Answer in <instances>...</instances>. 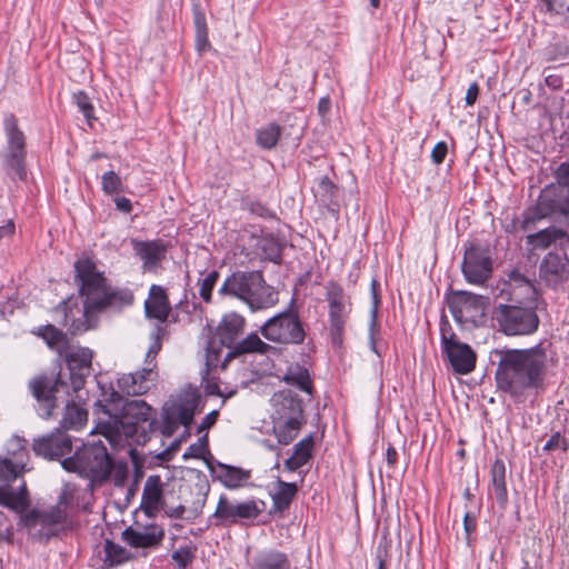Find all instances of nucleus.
Wrapping results in <instances>:
<instances>
[{"instance_id": "1", "label": "nucleus", "mask_w": 569, "mask_h": 569, "mask_svg": "<svg viewBox=\"0 0 569 569\" xmlns=\"http://www.w3.org/2000/svg\"><path fill=\"white\" fill-rule=\"evenodd\" d=\"M500 355L496 372L499 389L518 397L542 388L548 361L543 348L505 350Z\"/></svg>"}, {"instance_id": "2", "label": "nucleus", "mask_w": 569, "mask_h": 569, "mask_svg": "<svg viewBox=\"0 0 569 569\" xmlns=\"http://www.w3.org/2000/svg\"><path fill=\"white\" fill-rule=\"evenodd\" d=\"M77 279L80 282V293L86 297L81 318L73 319L70 330L79 335L92 327V317L107 308L119 309L132 302V296L128 292L113 291L106 284L102 273L97 270L89 258L79 259L74 263Z\"/></svg>"}, {"instance_id": "3", "label": "nucleus", "mask_w": 569, "mask_h": 569, "mask_svg": "<svg viewBox=\"0 0 569 569\" xmlns=\"http://www.w3.org/2000/svg\"><path fill=\"white\" fill-rule=\"evenodd\" d=\"M104 401L106 405L98 401L97 406L102 408L108 419L100 421L92 433L102 435L114 448L122 447L137 432L140 422L152 426L154 421L152 408L143 400L123 401L120 393L113 390Z\"/></svg>"}, {"instance_id": "4", "label": "nucleus", "mask_w": 569, "mask_h": 569, "mask_svg": "<svg viewBox=\"0 0 569 569\" xmlns=\"http://www.w3.org/2000/svg\"><path fill=\"white\" fill-rule=\"evenodd\" d=\"M218 292L239 299L252 312L272 308L279 302L278 291L266 283L260 271H236L224 279Z\"/></svg>"}, {"instance_id": "5", "label": "nucleus", "mask_w": 569, "mask_h": 569, "mask_svg": "<svg viewBox=\"0 0 569 569\" xmlns=\"http://www.w3.org/2000/svg\"><path fill=\"white\" fill-rule=\"evenodd\" d=\"M61 466L69 472L93 480H106L111 471V459L101 441L86 443L72 457L62 460Z\"/></svg>"}, {"instance_id": "6", "label": "nucleus", "mask_w": 569, "mask_h": 569, "mask_svg": "<svg viewBox=\"0 0 569 569\" xmlns=\"http://www.w3.org/2000/svg\"><path fill=\"white\" fill-rule=\"evenodd\" d=\"M556 180L541 190L533 218L541 219L552 213L569 217V163L558 167Z\"/></svg>"}, {"instance_id": "7", "label": "nucleus", "mask_w": 569, "mask_h": 569, "mask_svg": "<svg viewBox=\"0 0 569 569\" xmlns=\"http://www.w3.org/2000/svg\"><path fill=\"white\" fill-rule=\"evenodd\" d=\"M260 332L267 340L281 345L301 343L306 336L299 317L290 310L267 320Z\"/></svg>"}, {"instance_id": "8", "label": "nucleus", "mask_w": 569, "mask_h": 569, "mask_svg": "<svg viewBox=\"0 0 569 569\" xmlns=\"http://www.w3.org/2000/svg\"><path fill=\"white\" fill-rule=\"evenodd\" d=\"M496 319L507 336L530 335L537 330L539 319L531 308L500 305Z\"/></svg>"}, {"instance_id": "9", "label": "nucleus", "mask_w": 569, "mask_h": 569, "mask_svg": "<svg viewBox=\"0 0 569 569\" xmlns=\"http://www.w3.org/2000/svg\"><path fill=\"white\" fill-rule=\"evenodd\" d=\"M8 146L2 154L4 169L12 179L26 180L27 170L24 166L26 149L24 136L18 129L16 119L10 117L6 120Z\"/></svg>"}, {"instance_id": "10", "label": "nucleus", "mask_w": 569, "mask_h": 569, "mask_svg": "<svg viewBox=\"0 0 569 569\" xmlns=\"http://www.w3.org/2000/svg\"><path fill=\"white\" fill-rule=\"evenodd\" d=\"M200 400V395L194 388L183 389L176 399L166 403L163 418L166 430L171 433L178 425L188 427L191 425Z\"/></svg>"}, {"instance_id": "11", "label": "nucleus", "mask_w": 569, "mask_h": 569, "mask_svg": "<svg viewBox=\"0 0 569 569\" xmlns=\"http://www.w3.org/2000/svg\"><path fill=\"white\" fill-rule=\"evenodd\" d=\"M441 343L452 369L459 375H468L476 367L477 356L471 347L460 342L447 322L441 326Z\"/></svg>"}, {"instance_id": "12", "label": "nucleus", "mask_w": 569, "mask_h": 569, "mask_svg": "<svg viewBox=\"0 0 569 569\" xmlns=\"http://www.w3.org/2000/svg\"><path fill=\"white\" fill-rule=\"evenodd\" d=\"M492 271L491 256L488 249L470 246L465 251L462 272L468 282L482 284Z\"/></svg>"}, {"instance_id": "13", "label": "nucleus", "mask_w": 569, "mask_h": 569, "mask_svg": "<svg viewBox=\"0 0 569 569\" xmlns=\"http://www.w3.org/2000/svg\"><path fill=\"white\" fill-rule=\"evenodd\" d=\"M261 512L254 500L232 502L227 497L219 498L213 517L223 525L256 519Z\"/></svg>"}, {"instance_id": "14", "label": "nucleus", "mask_w": 569, "mask_h": 569, "mask_svg": "<svg viewBox=\"0 0 569 569\" xmlns=\"http://www.w3.org/2000/svg\"><path fill=\"white\" fill-rule=\"evenodd\" d=\"M487 306V298L468 291L455 292L449 301V310L456 321L462 323L476 316H482Z\"/></svg>"}, {"instance_id": "15", "label": "nucleus", "mask_w": 569, "mask_h": 569, "mask_svg": "<svg viewBox=\"0 0 569 569\" xmlns=\"http://www.w3.org/2000/svg\"><path fill=\"white\" fill-rule=\"evenodd\" d=\"M32 449L37 456L48 460H57L72 451V440L69 435L59 429L34 439Z\"/></svg>"}, {"instance_id": "16", "label": "nucleus", "mask_w": 569, "mask_h": 569, "mask_svg": "<svg viewBox=\"0 0 569 569\" xmlns=\"http://www.w3.org/2000/svg\"><path fill=\"white\" fill-rule=\"evenodd\" d=\"M156 365L146 367L141 370L130 373H123L118 378L117 385L122 393L128 396H139L146 393L157 380Z\"/></svg>"}, {"instance_id": "17", "label": "nucleus", "mask_w": 569, "mask_h": 569, "mask_svg": "<svg viewBox=\"0 0 569 569\" xmlns=\"http://www.w3.org/2000/svg\"><path fill=\"white\" fill-rule=\"evenodd\" d=\"M66 360L70 371L72 389L79 391L91 372L92 351L88 348H76L67 355Z\"/></svg>"}, {"instance_id": "18", "label": "nucleus", "mask_w": 569, "mask_h": 569, "mask_svg": "<svg viewBox=\"0 0 569 569\" xmlns=\"http://www.w3.org/2000/svg\"><path fill=\"white\" fill-rule=\"evenodd\" d=\"M164 531L157 525L146 526L141 529L128 527L122 532V539L133 548H151L160 545Z\"/></svg>"}, {"instance_id": "19", "label": "nucleus", "mask_w": 569, "mask_h": 569, "mask_svg": "<svg viewBox=\"0 0 569 569\" xmlns=\"http://www.w3.org/2000/svg\"><path fill=\"white\" fill-rule=\"evenodd\" d=\"M526 239L532 249L545 250L552 244L559 247L560 250L569 249V233L557 227L546 228L539 232L528 234Z\"/></svg>"}, {"instance_id": "20", "label": "nucleus", "mask_w": 569, "mask_h": 569, "mask_svg": "<svg viewBox=\"0 0 569 569\" xmlns=\"http://www.w3.org/2000/svg\"><path fill=\"white\" fill-rule=\"evenodd\" d=\"M29 388L31 390L32 396L37 399V401L41 406H43V417L49 418L52 415V409L56 406V383H53L52 379L46 376H40L30 380Z\"/></svg>"}, {"instance_id": "21", "label": "nucleus", "mask_w": 569, "mask_h": 569, "mask_svg": "<svg viewBox=\"0 0 569 569\" xmlns=\"http://www.w3.org/2000/svg\"><path fill=\"white\" fill-rule=\"evenodd\" d=\"M29 451L20 450L16 458L0 456V481L9 485L10 482L21 479L28 470Z\"/></svg>"}, {"instance_id": "22", "label": "nucleus", "mask_w": 569, "mask_h": 569, "mask_svg": "<svg viewBox=\"0 0 569 569\" xmlns=\"http://www.w3.org/2000/svg\"><path fill=\"white\" fill-rule=\"evenodd\" d=\"M144 310L148 318H153L163 323L171 310L167 293L161 286L152 284L149 297L144 302Z\"/></svg>"}, {"instance_id": "23", "label": "nucleus", "mask_w": 569, "mask_h": 569, "mask_svg": "<svg viewBox=\"0 0 569 569\" xmlns=\"http://www.w3.org/2000/svg\"><path fill=\"white\" fill-rule=\"evenodd\" d=\"M163 487L159 476H149L144 482L141 506L148 515H153L162 507Z\"/></svg>"}, {"instance_id": "24", "label": "nucleus", "mask_w": 569, "mask_h": 569, "mask_svg": "<svg viewBox=\"0 0 569 569\" xmlns=\"http://www.w3.org/2000/svg\"><path fill=\"white\" fill-rule=\"evenodd\" d=\"M291 563L288 556L276 549H268L258 552L251 563V569H290Z\"/></svg>"}, {"instance_id": "25", "label": "nucleus", "mask_w": 569, "mask_h": 569, "mask_svg": "<svg viewBox=\"0 0 569 569\" xmlns=\"http://www.w3.org/2000/svg\"><path fill=\"white\" fill-rule=\"evenodd\" d=\"M132 247L146 267H154L164 258L166 247L159 241L132 240Z\"/></svg>"}, {"instance_id": "26", "label": "nucleus", "mask_w": 569, "mask_h": 569, "mask_svg": "<svg viewBox=\"0 0 569 569\" xmlns=\"http://www.w3.org/2000/svg\"><path fill=\"white\" fill-rule=\"evenodd\" d=\"M244 318L236 312H230L223 316L219 327L218 333L224 345H231L233 340L242 332L244 328Z\"/></svg>"}, {"instance_id": "27", "label": "nucleus", "mask_w": 569, "mask_h": 569, "mask_svg": "<svg viewBox=\"0 0 569 569\" xmlns=\"http://www.w3.org/2000/svg\"><path fill=\"white\" fill-rule=\"evenodd\" d=\"M0 505L17 511L26 509L29 505L26 482L21 480L17 490L8 486H0Z\"/></svg>"}, {"instance_id": "28", "label": "nucleus", "mask_w": 569, "mask_h": 569, "mask_svg": "<svg viewBox=\"0 0 569 569\" xmlns=\"http://www.w3.org/2000/svg\"><path fill=\"white\" fill-rule=\"evenodd\" d=\"M491 490L497 502L506 507L508 502V492L506 488V466L500 459H497L491 467Z\"/></svg>"}, {"instance_id": "29", "label": "nucleus", "mask_w": 569, "mask_h": 569, "mask_svg": "<svg viewBox=\"0 0 569 569\" xmlns=\"http://www.w3.org/2000/svg\"><path fill=\"white\" fill-rule=\"evenodd\" d=\"M508 286L518 300H529L536 296V288L531 280L517 270L508 274Z\"/></svg>"}, {"instance_id": "30", "label": "nucleus", "mask_w": 569, "mask_h": 569, "mask_svg": "<svg viewBox=\"0 0 569 569\" xmlns=\"http://www.w3.org/2000/svg\"><path fill=\"white\" fill-rule=\"evenodd\" d=\"M312 447L313 439L311 436L300 440L298 443H296L292 456L284 461V467L289 471H296L297 469L305 466L311 458Z\"/></svg>"}, {"instance_id": "31", "label": "nucleus", "mask_w": 569, "mask_h": 569, "mask_svg": "<svg viewBox=\"0 0 569 569\" xmlns=\"http://www.w3.org/2000/svg\"><path fill=\"white\" fill-rule=\"evenodd\" d=\"M298 491L297 485L293 482L277 481V488L272 495L273 509L283 511L289 508L291 501Z\"/></svg>"}, {"instance_id": "32", "label": "nucleus", "mask_w": 569, "mask_h": 569, "mask_svg": "<svg viewBox=\"0 0 569 569\" xmlns=\"http://www.w3.org/2000/svg\"><path fill=\"white\" fill-rule=\"evenodd\" d=\"M349 312V302L340 305L339 307L329 308L331 335L333 343L338 345L341 342V336L345 329L346 318Z\"/></svg>"}, {"instance_id": "33", "label": "nucleus", "mask_w": 569, "mask_h": 569, "mask_svg": "<svg viewBox=\"0 0 569 569\" xmlns=\"http://www.w3.org/2000/svg\"><path fill=\"white\" fill-rule=\"evenodd\" d=\"M272 347L260 339L256 332H251L234 347L236 353H251L258 352L264 355L271 350Z\"/></svg>"}, {"instance_id": "34", "label": "nucleus", "mask_w": 569, "mask_h": 569, "mask_svg": "<svg viewBox=\"0 0 569 569\" xmlns=\"http://www.w3.org/2000/svg\"><path fill=\"white\" fill-rule=\"evenodd\" d=\"M219 480L228 488L240 487L248 478V472L226 465H220Z\"/></svg>"}, {"instance_id": "35", "label": "nucleus", "mask_w": 569, "mask_h": 569, "mask_svg": "<svg viewBox=\"0 0 569 569\" xmlns=\"http://www.w3.org/2000/svg\"><path fill=\"white\" fill-rule=\"evenodd\" d=\"M88 419V412L74 403L66 406L62 426L67 429H80Z\"/></svg>"}, {"instance_id": "36", "label": "nucleus", "mask_w": 569, "mask_h": 569, "mask_svg": "<svg viewBox=\"0 0 569 569\" xmlns=\"http://www.w3.org/2000/svg\"><path fill=\"white\" fill-rule=\"evenodd\" d=\"M38 335L43 338V340L50 348L57 349L59 352L68 345L66 333L57 329L54 326L48 325L44 327H40L38 330Z\"/></svg>"}, {"instance_id": "37", "label": "nucleus", "mask_w": 569, "mask_h": 569, "mask_svg": "<svg viewBox=\"0 0 569 569\" xmlns=\"http://www.w3.org/2000/svg\"><path fill=\"white\" fill-rule=\"evenodd\" d=\"M300 421L296 418H291L283 423L274 427V433L279 443L289 445L297 436L300 429Z\"/></svg>"}, {"instance_id": "38", "label": "nucleus", "mask_w": 569, "mask_h": 569, "mask_svg": "<svg viewBox=\"0 0 569 569\" xmlns=\"http://www.w3.org/2000/svg\"><path fill=\"white\" fill-rule=\"evenodd\" d=\"M280 137V127L270 123L267 127H263L257 131V142L264 149L273 148Z\"/></svg>"}, {"instance_id": "39", "label": "nucleus", "mask_w": 569, "mask_h": 569, "mask_svg": "<svg viewBox=\"0 0 569 569\" xmlns=\"http://www.w3.org/2000/svg\"><path fill=\"white\" fill-rule=\"evenodd\" d=\"M101 187L106 194H118L123 191L121 178L112 170L102 174Z\"/></svg>"}, {"instance_id": "40", "label": "nucleus", "mask_w": 569, "mask_h": 569, "mask_svg": "<svg viewBox=\"0 0 569 569\" xmlns=\"http://www.w3.org/2000/svg\"><path fill=\"white\" fill-rule=\"evenodd\" d=\"M164 336V328L161 325H157L153 332L151 333V345L149 346V349L146 355V362L148 363V367H152V362L158 355V352L161 350V341Z\"/></svg>"}, {"instance_id": "41", "label": "nucleus", "mask_w": 569, "mask_h": 569, "mask_svg": "<svg viewBox=\"0 0 569 569\" xmlns=\"http://www.w3.org/2000/svg\"><path fill=\"white\" fill-rule=\"evenodd\" d=\"M219 278L218 271L209 272L203 279L199 281V295L206 301L210 302L212 298V290Z\"/></svg>"}, {"instance_id": "42", "label": "nucleus", "mask_w": 569, "mask_h": 569, "mask_svg": "<svg viewBox=\"0 0 569 569\" xmlns=\"http://www.w3.org/2000/svg\"><path fill=\"white\" fill-rule=\"evenodd\" d=\"M106 553L111 565H119L128 559L127 550L109 540L106 541Z\"/></svg>"}, {"instance_id": "43", "label": "nucleus", "mask_w": 569, "mask_h": 569, "mask_svg": "<svg viewBox=\"0 0 569 569\" xmlns=\"http://www.w3.org/2000/svg\"><path fill=\"white\" fill-rule=\"evenodd\" d=\"M327 297H328L329 308L336 307V306L339 307L340 305H345V303L349 302V299L343 293L342 288L335 283H331L328 287Z\"/></svg>"}, {"instance_id": "44", "label": "nucleus", "mask_w": 569, "mask_h": 569, "mask_svg": "<svg viewBox=\"0 0 569 569\" xmlns=\"http://www.w3.org/2000/svg\"><path fill=\"white\" fill-rule=\"evenodd\" d=\"M171 557L180 569H184L192 561L193 553L189 546H184L174 550Z\"/></svg>"}, {"instance_id": "45", "label": "nucleus", "mask_w": 569, "mask_h": 569, "mask_svg": "<svg viewBox=\"0 0 569 569\" xmlns=\"http://www.w3.org/2000/svg\"><path fill=\"white\" fill-rule=\"evenodd\" d=\"M287 380L296 385L300 390L310 392V379L306 370L299 369L297 372H290Z\"/></svg>"}, {"instance_id": "46", "label": "nucleus", "mask_w": 569, "mask_h": 569, "mask_svg": "<svg viewBox=\"0 0 569 569\" xmlns=\"http://www.w3.org/2000/svg\"><path fill=\"white\" fill-rule=\"evenodd\" d=\"M558 449L565 452L569 449V441L560 432L553 433L543 446L545 451H553Z\"/></svg>"}, {"instance_id": "47", "label": "nucleus", "mask_w": 569, "mask_h": 569, "mask_svg": "<svg viewBox=\"0 0 569 569\" xmlns=\"http://www.w3.org/2000/svg\"><path fill=\"white\" fill-rule=\"evenodd\" d=\"M74 100L80 111L87 120L90 121L93 118V106L91 104L88 96L83 92H78L74 94Z\"/></svg>"}, {"instance_id": "48", "label": "nucleus", "mask_w": 569, "mask_h": 569, "mask_svg": "<svg viewBox=\"0 0 569 569\" xmlns=\"http://www.w3.org/2000/svg\"><path fill=\"white\" fill-rule=\"evenodd\" d=\"M547 12L565 13L569 12V0H539Z\"/></svg>"}, {"instance_id": "49", "label": "nucleus", "mask_w": 569, "mask_h": 569, "mask_svg": "<svg viewBox=\"0 0 569 569\" xmlns=\"http://www.w3.org/2000/svg\"><path fill=\"white\" fill-rule=\"evenodd\" d=\"M27 441L18 436L11 437L7 442V457L16 458L20 450H28L26 447Z\"/></svg>"}, {"instance_id": "50", "label": "nucleus", "mask_w": 569, "mask_h": 569, "mask_svg": "<svg viewBox=\"0 0 569 569\" xmlns=\"http://www.w3.org/2000/svg\"><path fill=\"white\" fill-rule=\"evenodd\" d=\"M207 451H208V440H207V437H203V438L199 439V441L197 443L191 445L188 448V452H186L184 456L199 458V457H202Z\"/></svg>"}, {"instance_id": "51", "label": "nucleus", "mask_w": 569, "mask_h": 569, "mask_svg": "<svg viewBox=\"0 0 569 569\" xmlns=\"http://www.w3.org/2000/svg\"><path fill=\"white\" fill-rule=\"evenodd\" d=\"M447 151V144L445 142H438L431 151L432 161L437 164L441 163L446 158Z\"/></svg>"}, {"instance_id": "52", "label": "nucleus", "mask_w": 569, "mask_h": 569, "mask_svg": "<svg viewBox=\"0 0 569 569\" xmlns=\"http://www.w3.org/2000/svg\"><path fill=\"white\" fill-rule=\"evenodd\" d=\"M196 46L199 51H203L207 47H209L206 27H199V30H197Z\"/></svg>"}, {"instance_id": "53", "label": "nucleus", "mask_w": 569, "mask_h": 569, "mask_svg": "<svg viewBox=\"0 0 569 569\" xmlns=\"http://www.w3.org/2000/svg\"><path fill=\"white\" fill-rule=\"evenodd\" d=\"M217 418H218V411L213 410V411L209 412L202 419V422L198 427V432H202V431L209 429L210 427H212L216 423Z\"/></svg>"}, {"instance_id": "54", "label": "nucleus", "mask_w": 569, "mask_h": 569, "mask_svg": "<svg viewBox=\"0 0 569 569\" xmlns=\"http://www.w3.org/2000/svg\"><path fill=\"white\" fill-rule=\"evenodd\" d=\"M478 94H479V87L476 82L471 83L467 90V93H466V103L467 106H472L477 98H478Z\"/></svg>"}, {"instance_id": "55", "label": "nucleus", "mask_w": 569, "mask_h": 569, "mask_svg": "<svg viewBox=\"0 0 569 569\" xmlns=\"http://www.w3.org/2000/svg\"><path fill=\"white\" fill-rule=\"evenodd\" d=\"M10 525L7 517L0 512V540L8 539L10 536Z\"/></svg>"}, {"instance_id": "56", "label": "nucleus", "mask_w": 569, "mask_h": 569, "mask_svg": "<svg viewBox=\"0 0 569 569\" xmlns=\"http://www.w3.org/2000/svg\"><path fill=\"white\" fill-rule=\"evenodd\" d=\"M184 511H186V508L182 505H179L177 507H168L166 509L167 516H169L170 518H174V519L183 518Z\"/></svg>"}, {"instance_id": "57", "label": "nucleus", "mask_w": 569, "mask_h": 569, "mask_svg": "<svg viewBox=\"0 0 569 569\" xmlns=\"http://www.w3.org/2000/svg\"><path fill=\"white\" fill-rule=\"evenodd\" d=\"M116 207L122 212L129 213L132 210L131 201L128 198L120 197L116 199Z\"/></svg>"}, {"instance_id": "58", "label": "nucleus", "mask_w": 569, "mask_h": 569, "mask_svg": "<svg viewBox=\"0 0 569 569\" xmlns=\"http://www.w3.org/2000/svg\"><path fill=\"white\" fill-rule=\"evenodd\" d=\"M14 232V223L9 220L6 224L0 226V240L3 238L11 237Z\"/></svg>"}, {"instance_id": "59", "label": "nucleus", "mask_w": 569, "mask_h": 569, "mask_svg": "<svg viewBox=\"0 0 569 569\" xmlns=\"http://www.w3.org/2000/svg\"><path fill=\"white\" fill-rule=\"evenodd\" d=\"M463 526L467 535H470L476 528V520L469 512L463 517Z\"/></svg>"}, {"instance_id": "60", "label": "nucleus", "mask_w": 569, "mask_h": 569, "mask_svg": "<svg viewBox=\"0 0 569 569\" xmlns=\"http://www.w3.org/2000/svg\"><path fill=\"white\" fill-rule=\"evenodd\" d=\"M386 457H387L388 465L393 466L396 463L397 457H398L397 450L393 447H388Z\"/></svg>"}, {"instance_id": "61", "label": "nucleus", "mask_w": 569, "mask_h": 569, "mask_svg": "<svg viewBox=\"0 0 569 569\" xmlns=\"http://www.w3.org/2000/svg\"><path fill=\"white\" fill-rule=\"evenodd\" d=\"M318 109L321 114L327 113L330 110V100L328 98H321L318 104Z\"/></svg>"}, {"instance_id": "62", "label": "nucleus", "mask_w": 569, "mask_h": 569, "mask_svg": "<svg viewBox=\"0 0 569 569\" xmlns=\"http://www.w3.org/2000/svg\"><path fill=\"white\" fill-rule=\"evenodd\" d=\"M376 286H377V281L373 280L372 283H371V287H372V297H373V308H372V317L375 318L376 317V312H377V303H378V300H377V292H376Z\"/></svg>"}, {"instance_id": "63", "label": "nucleus", "mask_w": 569, "mask_h": 569, "mask_svg": "<svg viewBox=\"0 0 569 569\" xmlns=\"http://www.w3.org/2000/svg\"><path fill=\"white\" fill-rule=\"evenodd\" d=\"M207 391L210 393V395H219V396H223V393L220 391V388L217 383H213V385H208L207 386Z\"/></svg>"}, {"instance_id": "64", "label": "nucleus", "mask_w": 569, "mask_h": 569, "mask_svg": "<svg viewBox=\"0 0 569 569\" xmlns=\"http://www.w3.org/2000/svg\"><path fill=\"white\" fill-rule=\"evenodd\" d=\"M546 82H547V84H548V86H551V87H553V88H556V87H558V86H559V83H558V82H559V79H558V78H553L552 76L547 77V78H546Z\"/></svg>"}]
</instances>
